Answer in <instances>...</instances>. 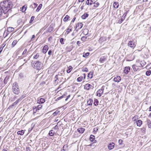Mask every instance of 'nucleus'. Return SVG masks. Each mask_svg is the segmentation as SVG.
Instances as JSON below:
<instances>
[{"label": "nucleus", "instance_id": "f257e3e1", "mask_svg": "<svg viewBox=\"0 0 151 151\" xmlns=\"http://www.w3.org/2000/svg\"><path fill=\"white\" fill-rule=\"evenodd\" d=\"M12 6L13 1L10 0L4 1L0 3V6L3 9L5 13H10Z\"/></svg>", "mask_w": 151, "mask_h": 151}, {"label": "nucleus", "instance_id": "f03ea898", "mask_svg": "<svg viewBox=\"0 0 151 151\" xmlns=\"http://www.w3.org/2000/svg\"><path fill=\"white\" fill-rule=\"evenodd\" d=\"M31 65L33 68L38 70H40L43 66V64L39 61H34L33 63H31Z\"/></svg>", "mask_w": 151, "mask_h": 151}, {"label": "nucleus", "instance_id": "7ed1b4c3", "mask_svg": "<svg viewBox=\"0 0 151 151\" xmlns=\"http://www.w3.org/2000/svg\"><path fill=\"white\" fill-rule=\"evenodd\" d=\"M12 89L13 93L15 94L18 95L20 93L18 85L16 82L14 83L13 84Z\"/></svg>", "mask_w": 151, "mask_h": 151}, {"label": "nucleus", "instance_id": "20e7f679", "mask_svg": "<svg viewBox=\"0 0 151 151\" xmlns=\"http://www.w3.org/2000/svg\"><path fill=\"white\" fill-rule=\"evenodd\" d=\"M8 13L4 12V10L1 6H0V17H1L2 18H6L8 17Z\"/></svg>", "mask_w": 151, "mask_h": 151}, {"label": "nucleus", "instance_id": "39448f33", "mask_svg": "<svg viewBox=\"0 0 151 151\" xmlns=\"http://www.w3.org/2000/svg\"><path fill=\"white\" fill-rule=\"evenodd\" d=\"M128 45L131 47L134 48L136 45V43L133 41H130L128 43Z\"/></svg>", "mask_w": 151, "mask_h": 151}, {"label": "nucleus", "instance_id": "423d86ee", "mask_svg": "<svg viewBox=\"0 0 151 151\" xmlns=\"http://www.w3.org/2000/svg\"><path fill=\"white\" fill-rule=\"evenodd\" d=\"M104 90V88L103 87L101 88L97 92V95L99 97L101 96L103 93Z\"/></svg>", "mask_w": 151, "mask_h": 151}, {"label": "nucleus", "instance_id": "0eeeda50", "mask_svg": "<svg viewBox=\"0 0 151 151\" xmlns=\"http://www.w3.org/2000/svg\"><path fill=\"white\" fill-rule=\"evenodd\" d=\"M83 24L81 23H78L76 26L75 30L78 31L81 29L83 27Z\"/></svg>", "mask_w": 151, "mask_h": 151}, {"label": "nucleus", "instance_id": "6e6552de", "mask_svg": "<svg viewBox=\"0 0 151 151\" xmlns=\"http://www.w3.org/2000/svg\"><path fill=\"white\" fill-rule=\"evenodd\" d=\"M107 58V55L101 56L100 58L99 61L101 63H104L106 60Z\"/></svg>", "mask_w": 151, "mask_h": 151}, {"label": "nucleus", "instance_id": "1a4fd4ad", "mask_svg": "<svg viewBox=\"0 0 151 151\" xmlns=\"http://www.w3.org/2000/svg\"><path fill=\"white\" fill-rule=\"evenodd\" d=\"M93 86H91L90 84H87L85 85L84 86V88L87 90H89L90 88L93 89Z\"/></svg>", "mask_w": 151, "mask_h": 151}, {"label": "nucleus", "instance_id": "9d476101", "mask_svg": "<svg viewBox=\"0 0 151 151\" xmlns=\"http://www.w3.org/2000/svg\"><path fill=\"white\" fill-rule=\"evenodd\" d=\"M115 144L114 142H111L110 143L108 146V149L109 150H111L113 149L114 146Z\"/></svg>", "mask_w": 151, "mask_h": 151}, {"label": "nucleus", "instance_id": "9b49d317", "mask_svg": "<svg viewBox=\"0 0 151 151\" xmlns=\"http://www.w3.org/2000/svg\"><path fill=\"white\" fill-rule=\"evenodd\" d=\"M130 67H125L124 70V72L125 74H127L130 70Z\"/></svg>", "mask_w": 151, "mask_h": 151}, {"label": "nucleus", "instance_id": "f8f14e48", "mask_svg": "<svg viewBox=\"0 0 151 151\" xmlns=\"http://www.w3.org/2000/svg\"><path fill=\"white\" fill-rule=\"evenodd\" d=\"M48 49V47L47 45H45L44 46L42 49V52L44 53H45L47 51Z\"/></svg>", "mask_w": 151, "mask_h": 151}, {"label": "nucleus", "instance_id": "ddd939ff", "mask_svg": "<svg viewBox=\"0 0 151 151\" xmlns=\"http://www.w3.org/2000/svg\"><path fill=\"white\" fill-rule=\"evenodd\" d=\"M139 67H140V66H138L135 65H132L133 69L135 71L138 70L139 69Z\"/></svg>", "mask_w": 151, "mask_h": 151}, {"label": "nucleus", "instance_id": "4468645a", "mask_svg": "<svg viewBox=\"0 0 151 151\" xmlns=\"http://www.w3.org/2000/svg\"><path fill=\"white\" fill-rule=\"evenodd\" d=\"M114 80L115 82H119L121 80V78L119 76H117L114 78Z\"/></svg>", "mask_w": 151, "mask_h": 151}, {"label": "nucleus", "instance_id": "2eb2a0df", "mask_svg": "<svg viewBox=\"0 0 151 151\" xmlns=\"http://www.w3.org/2000/svg\"><path fill=\"white\" fill-rule=\"evenodd\" d=\"M33 55H34L33 58L34 59H37L39 57V53H37L36 54V52H34L32 56Z\"/></svg>", "mask_w": 151, "mask_h": 151}, {"label": "nucleus", "instance_id": "dca6fc26", "mask_svg": "<svg viewBox=\"0 0 151 151\" xmlns=\"http://www.w3.org/2000/svg\"><path fill=\"white\" fill-rule=\"evenodd\" d=\"M85 129L83 127H80L77 129L78 131L80 133H83L85 131Z\"/></svg>", "mask_w": 151, "mask_h": 151}, {"label": "nucleus", "instance_id": "f3484780", "mask_svg": "<svg viewBox=\"0 0 151 151\" xmlns=\"http://www.w3.org/2000/svg\"><path fill=\"white\" fill-rule=\"evenodd\" d=\"M146 122H147V124L148 125V127L151 128V122L150 120L149 119H147Z\"/></svg>", "mask_w": 151, "mask_h": 151}, {"label": "nucleus", "instance_id": "a211bd4d", "mask_svg": "<svg viewBox=\"0 0 151 151\" xmlns=\"http://www.w3.org/2000/svg\"><path fill=\"white\" fill-rule=\"evenodd\" d=\"M142 121L140 119L136 121V124L137 126L140 127L142 124Z\"/></svg>", "mask_w": 151, "mask_h": 151}, {"label": "nucleus", "instance_id": "6ab92c4d", "mask_svg": "<svg viewBox=\"0 0 151 151\" xmlns=\"http://www.w3.org/2000/svg\"><path fill=\"white\" fill-rule=\"evenodd\" d=\"M93 103V100L91 99H89L87 101V105H92Z\"/></svg>", "mask_w": 151, "mask_h": 151}, {"label": "nucleus", "instance_id": "aec40b11", "mask_svg": "<svg viewBox=\"0 0 151 151\" xmlns=\"http://www.w3.org/2000/svg\"><path fill=\"white\" fill-rule=\"evenodd\" d=\"M42 107V105L41 104L39 105L37 107H36L35 109H34V111L35 110L36 111H37V110H39L41 109Z\"/></svg>", "mask_w": 151, "mask_h": 151}, {"label": "nucleus", "instance_id": "412c9836", "mask_svg": "<svg viewBox=\"0 0 151 151\" xmlns=\"http://www.w3.org/2000/svg\"><path fill=\"white\" fill-rule=\"evenodd\" d=\"M95 136L93 135H91L89 137V140L91 142L95 141Z\"/></svg>", "mask_w": 151, "mask_h": 151}, {"label": "nucleus", "instance_id": "4be33fe9", "mask_svg": "<svg viewBox=\"0 0 151 151\" xmlns=\"http://www.w3.org/2000/svg\"><path fill=\"white\" fill-rule=\"evenodd\" d=\"M45 101V99L43 98H40L39 100H38V102L39 103V104H43L44 103Z\"/></svg>", "mask_w": 151, "mask_h": 151}, {"label": "nucleus", "instance_id": "5701e85b", "mask_svg": "<svg viewBox=\"0 0 151 151\" xmlns=\"http://www.w3.org/2000/svg\"><path fill=\"white\" fill-rule=\"evenodd\" d=\"M93 3V1L92 0H87L86 1V4L87 5H91Z\"/></svg>", "mask_w": 151, "mask_h": 151}, {"label": "nucleus", "instance_id": "b1692460", "mask_svg": "<svg viewBox=\"0 0 151 151\" xmlns=\"http://www.w3.org/2000/svg\"><path fill=\"white\" fill-rule=\"evenodd\" d=\"M55 133L53 129H52L49 131V134L50 136H53Z\"/></svg>", "mask_w": 151, "mask_h": 151}, {"label": "nucleus", "instance_id": "393cba45", "mask_svg": "<svg viewBox=\"0 0 151 151\" xmlns=\"http://www.w3.org/2000/svg\"><path fill=\"white\" fill-rule=\"evenodd\" d=\"M53 27L51 25H50L48 28L47 32H51L53 30Z\"/></svg>", "mask_w": 151, "mask_h": 151}, {"label": "nucleus", "instance_id": "a878e982", "mask_svg": "<svg viewBox=\"0 0 151 151\" xmlns=\"http://www.w3.org/2000/svg\"><path fill=\"white\" fill-rule=\"evenodd\" d=\"M88 16V14L86 13H85L82 16L81 18L83 19H86Z\"/></svg>", "mask_w": 151, "mask_h": 151}, {"label": "nucleus", "instance_id": "bb28decb", "mask_svg": "<svg viewBox=\"0 0 151 151\" xmlns=\"http://www.w3.org/2000/svg\"><path fill=\"white\" fill-rule=\"evenodd\" d=\"M106 40V38L104 37H101L99 40V41L101 43L103 41H105Z\"/></svg>", "mask_w": 151, "mask_h": 151}, {"label": "nucleus", "instance_id": "cd10ccee", "mask_svg": "<svg viewBox=\"0 0 151 151\" xmlns=\"http://www.w3.org/2000/svg\"><path fill=\"white\" fill-rule=\"evenodd\" d=\"M93 75V73L92 72H90L88 74V77L90 78H91Z\"/></svg>", "mask_w": 151, "mask_h": 151}, {"label": "nucleus", "instance_id": "c85d7f7f", "mask_svg": "<svg viewBox=\"0 0 151 151\" xmlns=\"http://www.w3.org/2000/svg\"><path fill=\"white\" fill-rule=\"evenodd\" d=\"M24 132L23 130H22L18 131L17 134L18 135H22L24 134Z\"/></svg>", "mask_w": 151, "mask_h": 151}, {"label": "nucleus", "instance_id": "c756f323", "mask_svg": "<svg viewBox=\"0 0 151 151\" xmlns=\"http://www.w3.org/2000/svg\"><path fill=\"white\" fill-rule=\"evenodd\" d=\"M113 6L115 8H117L119 6V4L118 2H114L113 4Z\"/></svg>", "mask_w": 151, "mask_h": 151}, {"label": "nucleus", "instance_id": "7c9ffc66", "mask_svg": "<svg viewBox=\"0 0 151 151\" xmlns=\"http://www.w3.org/2000/svg\"><path fill=\"white\" fill-rule=\"evenodd\" d=\"M27 8V6L26 5L23 6L22 8V11L23 12H24L25 11Z\"/></svg>", "mask_w": 151, "mask_h": 151}, {"label": "nucleus", "instance_id": "2f4dec72", "mask_svg": "<svg viewBox=\"0 0 151 151\" xmlns=\"http://www.w3.org/2000/svg\"><path fill=\"white\" fill-rule=\"evenodd\" d=\"M42 4H40L36 9V11L37 12H39L42 8Z\"/></svg>", "mask_w": 151, "mask_h": 151}, {"label": "nucleus", "instance_id": "473e14b6", "mask_svg": "<svg viewBox=\"0 0 151 151\" xmlns=\"http://www.w3.org/2000/svg\"><path fill=\"white\" fill-rule=\"evenodd\" d=\"M99 103L98 100L96 99H95L94 100V105L95 106H97L98 105Z\"/></svg>", "mask_w": 151, "mask_h": 151}, {"label": "nucleus", "instance_id": "72a5a7b5", "mask_svg": "<svg viewBox=\"0 0 151 151\" xmlns=\"http://www.w3.org/2000/svg\"><path fill=\"white\" fill-rule=\"evenodd\" d=\"M14 30V28L12 27H9L8 28L7 31L9 32H11Z\"/></svg>", "mask_w": 151, "mask_h": 151}, {"label": "nucleus", "instance_id": "f704fd0d", "mask_svg": "<svg viewBox=\"0 0 151 151\" xmlns=\"http://www.w3.org/2000/svg\"><path fill=\"white\" fill-rule=\"evenodd\" d=\"M72 69H73V68L71 66H69L68 67V70L67 71V73H70V71H71V70H72Z\"/></svg>", "mask_w": 151, "mask_h": 151}, {"label": "nucleus", "instance_id": "c9c22d12", "mask_svg": "<svg viewBox=\"0 0 151 151\" xmlns=\"http://www.w3.org/2000/svg\"><path fill=\"white\" fill-rule=\"evenodd\" d=\"M124 19V18L122 17L121 19L118 20V23L119 24L121 23Z\"/></svg>", "mask_w": 151, "mask_h": 151}, {"label": "nucleus", "instance_id": "e433bc0d", "mask_svg": "<svg viewBox=\"0 0 151 151\" xmlns=\"http://www.w3.org/2000/svg\"><path fill=\"white\" fill-rule=\"evenodd\" d=\"M17 42L18 41L17 40H14L12 44V47H14L17 43Z\"/></svg>", "mask_w": 151, "mask_h": 151}, {"label": "nucleus", "instance_id": "4c0bfd02", "mask_svg": "<svg viewBox=\"0 0 151 151\" xmlns=\"http://www.w3.org/2000/svg\"><path fill=\"white\" fill-rule=\"evenodd\" d=\"M60 112V111L57 110L55 112H54L53 114V115L54 116H56Z\"/></svg>", "mask_w": 151, "mask_h": 151}, {"label": "nucleus", "instance_id": "58836bf2", "mask_svg": "<svg viewBox=\"0 0 151 151\" xmlns=\"http://www.w3.org/2000/svg\"><path fill=\"white\" fill-rule=\"evenodd\" d=\"M70 18V17L69 16L66 15L63 19L64 21H66L69 19Z\"/></svg>", "mask_w": 151, "mask_h": 151}, {"label": "nucleus", "instance_id": "ea45409f", "mask_svg": "<svg viewBox=\"0 0 151 151\" xmlns=\"http://www.w3.org/2000/svg\"><path fill=\"white\" fill-rule=\"evenodd\" d=\"M83 76H81L78 77L77 79V81L78 82H81L82 81L83 78Z\"/></svg>", "mask_w": 151, "mask_h": 151}, {"label": "nucleus", "instance_id": "a19ab883", "mask_svg": "<svg viewBox=\"0 0 151 151\" xmlns=\"http://www.w3.org/2000/svg\"><path fill=\"white\" fill-rule=\"evenodd\" d=\"M151 74V71L150 70H149L147 71L146 72V75L147 76H149Z\"/></svg>", "mask_w": 151, "mask_h": 151}, {"label": "nucleus", "instance_id": "79ce46f5", "mask_svg": "<svg viewBox=\"0 0 151 151\" xmlns=\"http://www.w3.org/2000/svg\"><path fill=\"white\" fill-rule=\"evenodd\" d=\"M146 62L144 61H143L141 62V63H140V65L141 67H142L146 64Z\"/></svg>", "mask_w": 151, "mask_h": 151}, {"label": "nucleus", "instance_id": "37998d69", "mask_svg": "<svg viewBox=\"0 0 151 151\" xmlns=\"http://www.w3.org/2000/svg\"><path fill=\"white\" fill-rule=\"evenodd\" d=\"M89 55V52H87L86 53H83V57H86L88 56Z\"/></svg>", "mask_w": 151, "mask_h": 151}, {"label": "nucleus", "instance_id": "c03bdc74", "mask_svg": "<svg viewBox=\"0 0 151 151\" xmlns=\"http://www.w3.org/2000/svg\"><path fill=\"white\" fill-rule=\"evenodd\" d=\"M147 69H149L151 68V63H149L146 67Z\"/></svg>", "mask_w": 151, "mask_h": 151}, {"label": "nucleus", "instance_id": "a18cd8bd", "mask_svg": "<svg viewBox=\"0 0 151 151\" xmlns=\"http://www.w3.org/2000/svg\"><path fill=\"white\" fill-rule=\"evenodd\" d=\"M82 70L83 72H87L88 71V69L87 68H83Z\"/></svg>", "mask_w": 151, "mask_h": 151}, {"label": "nucleus", "instance_id": "49530a36", "mask_svg": "<svg viewBox=\"0 0 151 151\" xmlns=\"http://www.w3.org/2000/svg\"><path fill=\"white\" fill-rule=\"evenodd\" d=\"M66 96V95L65 94H63L61 96H60V97H59L58 98H57V99H56V100H59L60 99H61L62 98H63L64 96Z\"/></svg>", "mask_w": 151, "mask_h": 151}, {"label": "nucleus", "instance_id": "de8ad7c7", "mask_svg": "<svg viewBox=\"0 0 151 151\" xmlns=\"http://www.w3.org/2000/svg\"><path fill=\"white\" fill-rule=\"evenodd\" d=\"M35 17L34 16H32L31 17L30 20L29 21V23H31L34 20V19Z\"/></svg>", "mask_w": 151, "mask_h": 151}, {"label": "nucleus", "instance_id": "09e8293b", "mask_svg": "<svg viewBox=\"0 0 151 151\" xmlns=\"http://www.w3.org/2000/svg\"><path fill=\"white\" fill-rule=\"evenodd\" d=\"M87 37L84 36L82 37H81V40H82L83 41H85Z\"/></svg>", "mask_w": 151, "mask_h": 151}, {"label": "nucleus", "instance_id": "8fccbe9b", "mask_svg": "<svg viewBox=\"0 0 151 151\" xmlns=\"http://www.w3.org/2000/svg\"><path fill=\"white\" fill-rule=\"evenodd\" d=\"M64 39L63 38H61L60 40V42L61 44L63 45L64 44Z\"/></svg>", "mask_w": 151, "mask_h": 151}, {"label": "nucleus", "instance_id": "3c124183", "mask_svg": "<svg viewBox=\"0 0 151 151\" xmlns=\"http://www.w3.org/2000/svg\"><path fill=\"white\" fill-rule=\"evenodd\" d=\"M138 119L137 116H134L132 119V120L133 121H136Z\"/></svg>", "mask_w": 151, "mask_h": 151}, {"label": "nucleus", "instance_id": "603ef678", "mask_svg": "<svg viewBox=\"0 0 151 151\" xmlns=\"http://www.w3.org/2000/svg\"><path fill=\"white\" fill-rule=\"evenodd\" d=\"M123 142V141L122 139H119V140L118 142L119 143V145H121L122 144V143Z\"/></svg>", "mask_w": 151, "mask_h": 151}, {"label": "nucleus", "instance_id": "864d4df0", "mask_svg": "<svg viewBox=\"0 0 151 151\" xmlns=\"http://www.w3.org/2000/svg\"><path fill=\"white\" fill-rule=\"evenodd\" d=\"M17 104L15 103V102L12 105L10 106L9 107L10 108H12L13 106H14L16 105Z\"/></svg>", "mask_w": 151, "mask_h": 151}, {"label": "nucleus", "instance_id": "5fc2aeb1", "mask_svg": "<svg viewBox=\"0 0 151 151\" xmlns=\"http://www.w3.org/2000/svg\"><path fill=\"white\" fill-rule=\"evenodd\" d=\"M71 31L72 29H69V28L67 29L66 31V32L67 33V34H68Z\"/></svg>", "mask_w": 151, "mask_h": 151}, {"label": "nucleus", "instance_id": "6e6d98bb", "mask_svg": "<svg viewBox=\"0 0 151 151\" xmlns=\"http://www.w3.org/2000/svg\"><path fill=\"white\" fill-rule=\"evenodd\" d=\"M17 98V96H14V97L12 98L11 100V101H15Z\"/></svg>", "mask_w": 151, "mask_h": 151}, {"label": "nucleus", "instance_id": "4d7b16f0", "mask_svg": "<svg viewBox=\"0 0 151 151\" xmlns=\"http://www.w3.org/2000/svg\"><path fill=\"white\" fill-rule=\"evenodd\" d=\"M96 142H97L96 140H95V141L93 142L91 144H90V145H87V146H92L93 144H94L95 143H96Z\"/></svg>", "mask_w": 151, "mask_h": 151}, {"label": "nucleus", "instance_id": "13d9d810", "mask_svg": "<svg viewBox=\"0 0 151 151\" xmlns=\"http://www.w3.org/2000/svg\"><path fill=\"white\" fill-rule=\"evenodd\" d=\"M99 5V3L97 2V3H96L95 5H94V7H97Z\"/></svg>", "mask_w": 151, "mask_h": 151}, {"label": "nucleus", "instance_id": "bf43d9fd", "mask_svg": "<svg viewBox=\"0 0 151 151\" xmlns=\"http://www.w3.org/2000/svg\"><path fill=\"white\" fill-rule=\"evenodd\" d=\"M26 151H31L30 148L29 147H26Z\"/></svg>", "mask_w": 151, "mask_h": 151}, {"label": "nucleus", "instance_id": "052dcab7", "mask_svg": "<svg viewBox=\"0 0 151 151\" xmlns=\"http://www.w3.org/2000/svg\"><path fill=\"white\" fill-rule=\"evenodd\" d=\"M27 51V49H25L24 51L22 53V55H24V54L26 53V52Z\"/></svg>", "mask_w": 151, "mask_h": 151}, {"label": "nucleus", "instance_id": "680f3d73", "mask_svg": "<svg viewBox=\"0 0 151 151\" xmlns=\"http://www.w3.org/2000/svg\"><path fill=\"white\" fill-rule=\"evenodd\" d=\"M65 147H67V145H64L63 147V149L61 150L60 151H65V150H64V148H65Z\"/></svg>", "mask_w": 151, "mask_h": 151}, {"label": "nucleus", "instance_id": "e2e57ef3", "mask_svg": "<svg viewBox=\"0 0 151 151\" xmlns=\"http://www.w3.org/2000/svg\"><path fill=\"white\" fill-rule=\"evenodd\" d=\"M52 129H58V126L57 125H56L54 128H52Z\"/></svg>", "mask_w": 151, "mask_h": 151}, {"label": "nucleus", "instance_id": "0e129e2a", "mask_svg": "<svg viewBox=\"0 0 151 151\" xmlns=\"http://www.w3.org/2000/svg\"><path fill=\"white\" fill-rule=\"evenodd\" d=\"M141 130L142 132H145V131L146 130V129L145 128L143 127V128H142L141 129Z\"/></svg>", "mask_w": 151, "mask_h": 151}, {"label": "nucleus", "instance_id": "69168bd1", "mask_svg": "<svg viewBox=\"0 0 151 151\" xmlns=\"http://www.w3.org/2000/svg\"><path fill=\"white\" fill-rule=\"evenodd\" d=\"M52 53V51L51 50H50L48 52V54L49 55H50Z\"/></svg>", "mask_w": 151, "mask_h": 151}, {"label": "nucleus", "instance_id": "338daca9", "mask_svg": "<svg viewBox=\"0 0 151 151\" xmlns=\"http://www.w3.org/2000/svg\"><path fill=\"white\" fill-rule=\"evenodd\" d=\"M52 37L51 36L48 39V41H49V42H50V40H52Z\"/></svg>", "mask_w": 151, "mask_h": 151}, {"label": "nucleus", "instance_id": "774afa93", "mask_svg": "<svg viewBox=\"0 0 151 151\" xmlns=\"http://www.w3.org/2000/svg\"><path fill=\"white\" fill-rule=\"evenodd\" d=\"M81 43L79 41H77V42L76 44L78 45H79L81 44Z\"/></svg>", "mask_w": 151, "mask_h": 151}]
</instances>
